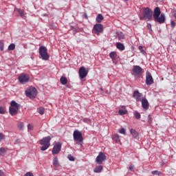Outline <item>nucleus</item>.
I'll use <instances>...</instances> for the list:
<instances>
[{
  "label": "nucleus",
  "mask_w": 176,
  "mask_h": 176,
  "mask_svg": "<svg viewBox=\"0 0 176 176\" xmlns=\"http://www.w3.org/2000/svg\"><path fill=\"white\" fill-rule=\"evenodd\" d=\"M19 80L20 83H27V82L30 81V76H28V74H21L19 77Z\"/></svg>",
  "instance_id": "obj_13"
},
{
  "label": "nucleus",
  "mask_w": 176,
  "mask_h": 176,
  "mask_svg": "<svg viewBox=\"0 0 176 176\" xmlns=\"http://www.w3.org/2000/svg\"><path fill=\"white\" fill-rule=\"evenodd\" d=\"M52 140V138L50 136H47L45 138H43L42 140L39 141L40 145H42L43 146L41 148V151H46L47 149H49V147L50 146V141Z\"/></svg>",
  "instance_id": "obj_3"
},
{
  "label": "nucleus",
  "mask_w": 176,
  "mask_h": 176,
  "mask_svg": "<svg viewBox=\"0 0 176 176\" xmlns=\"http://www.w3.org/2000/svg\"><path fill=\"white\" fill-rule=\"evenodd\" d=\"M53 166L54 167H58L60 166V164L58 163V159L57 157H54L53 160Z\"/></svg>",
  "instance_id": "obj_25"
},
{
  "label": "nucleus",
  "mask_w": 176,
  "mask_h": 176,
  "mask_svg": "<svg viewBox=\"0 0 176 176\" xmlns=\"http://www.w3.org/2000/svg\"><path fill=\"white\" fill-rule=\"evenodd\" d=\"M74 140L76 142L77 145L80 144V142H83V136L82 132L76 130L73 133Z\"/></svg>",
  "instance_id": "obj_5"
},
{
  "label": "nucleus",
  "mask_w": 176,
  "mask_h": 176,
  "mask_svg": "<svg viewBox=\"0 0 176 176\" xmlns=\"http://www.w3.org/2000/svg\"><path fill=\"white\" fill-rule=\"evenodd\" d=\"M132 72V75H133V76H135L136 78H141V75H142V69L138 65H134Z\"/></svg>",
  "instance_id": "obj_6"
},
{
  "label": "nucleus",
  "mask_w": 176,
  "mask_h": 176,
  "mask_svg": "<svg viewBox=\"0 0 176 176\" xmlns=\"http://www.w3.org/2000/svg\"><path fill=\"white\" fill-rule=\"evenodd\" d=\"M113 140L116 141L117 144H119L120 142V136H119L118 134H116L113 136Z\"/></svg>",
  "instance_id": "obj_24"
},
{
  "label": "nucleus",
  "mask_w": 176,
  "mask_h": 176,
  "mask_svg": "<svg viewBox=\"0 0 176 176\" xmlns=\"http://www.w3.org/2000/svg\"><path fill=\"white\" fill-rule=\"evenodd\" d=\"M118 113L122 116V115H126V113H127V110H119Z\"/></svg>",
  "instance_id": "obj_31"
},
{
  "label": "nucleus",
  "mask_w": 176,
  "mask_h": 176,
  "mask_svg": "<svg viewBox=\"0 0 176 176\" xmlns=\"http://www.w3.org/2000/svg\"><path fill=\"white\" fill-rule=\"evenodd\" d=\"M79 145H82V144H80H80Z\"/></svg>",
  "instance_id": "obj_54"
},
{
  "label": "nucleus",
  "mask_w": 176,
  "mask_h": 176,
  "mask_svg": "<svg viewBox=\"0 0 176 176\" xmlns=\"http://www.w3.org/2000/svg\"><path fill=\"white\" fill-rule=\"evenodd\" d=\"M173 17L176 19V12H174Z\"/></svg>",
  "instance_id": "obj_49"
},
{
  "label": "nucleus",
  "mask_w": 176,
  "mask_h": 176,
  "mask_svg": "<svg viewBox=\"0 0 176 176\" xmlns=\"http://www.w3.org/2000/svg\"><path fill=\"white\" fill-rule=\"evenodd\" d=\"M61 146H62V144L60 142L55 143L52 148V155H58V153L61 152Z\"/></svg>",
  "instance_id": "obj_10"
},
{
  "label": "nucleus",
  "mask_w": 176,
  "mask_h": 176,
  "mask_svg": "<svg viewBox=\"0 0 176 176\" xmlns=\"http://www.w3.org/2000/svg\"><path fill=\"white\" fill-rule=\"evenodd\" d=\"M153 17L155 23H159V24H164L166 23V15L164 13L162 14V11L159 7H156L154 9Z\"/></svg>",
  "instance_id": "obj_1"
},
{
  "label": "nucleus",
  "mask_w": 176,
  "mask_h": 176,
  "mask_svg": "<svg viewBox=\"0 0 176 176\" xmlns=\"http://www.w3.org/2000/svg\"><path fill=\"white\" fill-rule=\"evenodd\" d=\"M19 109H16V107H12L11 106L9 108V112L12 116H16L17 112H19Z\"/></svg>",
  "instance_id": "obj_16"
},
{
  "label": "nucleus",
  "mask_w": 176,
  "mask_h": 176,
  "mask_svg": "<svg viewBox=\"0 0 176 176\" xmlns=\"http://www.w3.org/2000/svg\"><path fill=\"white\" fill-rule=\"evenodd\" d=\"M147 28L148 30H150L151 31H152V25H151V23H148Z\"/></svg>",
  "instance_id": "obj_44"
},
{
  "label": "nucleus",
  "mask_w": 176,
  "mask_h": 176,
  "mask_svg": "<svg viewBox=\"0 0 176 176\" xmlns=\"http://www.w3.org/2000/svg\"><path fill=\"white\" fill-rule=\"evenodd\" d=\"M100 90H102V88H101Z\"/></svg>",
  "instance_id": "obj_52"
},
{
  "label": "nucleus",
  "mask_w": 176,
  "mask_h": 176,
  "mask_svg": "<svg viewBox=\"0 0 176 176\" xmlns=\"http://www.w3.org/2000/svg\"><path fill=\"white\" fill-rule=\"evenodd\" d=\"M28 130H33V129H34V125H33V124H29L28 125Z\"/></svg>",
  "instance_id": "obj_42"
},
{
  "label": "nucleus",
  "mask_w": 176,
  "mask_h": 176,
  "mask_svg": "<svg viewBox=\"0 0 176 176\" xmlns=\"http://www.w3.org/2000/svg\"><path fill=\"white\" fill-rule=\"evenodd\" d=\"M18 127L20 130H23V127H24V124L23 122H19L18 124Z\"/></svg>",
  "instance_id": "obj_38"
},
{
  "label": "nucleus",
  "mask_w": 176,
  "mask_h": 176,
  "mask_svg": "<svg viewBox=\"0 0 176 176\" xmlns=\"http://www.w3.org/2000/svg\"><path fill=\"white\" fill-rule=\"evenodd\" d=\"M72 30L75 31V32H76V31H77L76 28H75V27H72Z\"/></svg>",
  "instance_id": "obj_47"
},
{
  "label": "nucleus",
  "mask_w": 176,
  "mask_h": 176,
  "mask_svg": "<svg viewBox=\"0 0 176 176\" xmlns=\"http://www.w3.org/2000/svg\"><path fill=\"white\" fill-rule=\"evenodd\" d=\"M96 20L97 23H101V21L104 20V16H102V14H98V16H96Z\"/></svg>",
  "instance_id": "obj_23"
},
{
  "label": "nucleus",
  "mask_w": 176,
  "mask_h": 176,
  "mask_svg": "<svg viewBox=\"0 0 176 176\" xmlns=\"http://www.w3.org/2000/svg\"><path fill=\"white\" fill-rule=\"evenodd\" d=\"M116 52L115 51L111 52L109 54V57L111 58L112 61H115V60H116Z\"/></svg>",
  "instance_id": "obj_20"
},
{
  "label": "nucleus",
  "mask_w": 176,
  "mask_h": 176,
  "mask_svg": "<svg viewBox=\"0 0 176 176\" xmlns=\"http://www.w3.org/2000/svg\"><path fill=\"white\" fill-rule=\"evenodd\" d=\"M3 171H2L1 170H0V176H3Z\"/></svg>",
  "instance_id": "obj_48"
},
{
  "label": "nucleus",
  "mask_w": 176,
  "mask_h": 176,
  "mask_svg": "<svg viewBox=\"0 0 176 176\" xmlns=\"http://www.w3.org/2000/svg\"><path fill=\"white\" fill-rule=\"evenodd\" d=\"M39 54L41 56L42 60L47 61L49 60V54H47V48L46 47L41 45L39 47Z\"/></svg>",
  "instance_id": "obj_4"
},
{
  "label": "nucleus",
  "mask_w": 176,
  "mask_h": 176,
  "mask_svg": "<svg viewBox=\"0 0 176 176\" xmlns=\"http://www.w3.org/2000/svg\"><path fill=\"white\" fill-rule=\"evenodd\" d=\"M148 122L149 124L152 123V118H151V116H148Z\"/></svg>",
  "instance_id": "obj_45"
},
{
  "label": "nucleus",
  "mask_w": 176,
  "mask_h": 176,
  "mask_svg": "<svg viewBox=\"0 0 176 176\" xmlns=\"http://www.w3.org/2000/svg\"><path fill=\"white\" fill-rule=\"evenodd\" d=\"M102 171V166L100 165L96 166L94 169V173H101Z\"/></svg>",
  "instance_id": "obj_22"
},
{
  "label": "nucleus",
  "mask_w": 176,
  "mask_h": 176,
  "mask_svg": "<svg viewBox=\"0 0 176 176\" xmlns=\"http://www.w3.org/2000/svg\"><path fill=\"white\" fill-rule=\"evenodd\" d=\"M94 30L95 34H96V35H98L99 34H101V32H102V31L104 30L102 24L96 23L94 26Z\"/></svg>",
  "instance_id": "obj_12"
},
{
  "label": "nucleus",
  "mask_w": 176,
  "mask_h": 176,
  "mask_svg": "<svg viewBox=\"0 0 176 176\" xmlns=\"http://www.w3.org/2000/svg\"><path fill=\"white\" fill-rule=\"evenodd\" d=\"M0 113L1 115H5V113H6V110L5 109V108L0 107Z\"/></svg>",
  "instance_id": "obj_32"
},
{
  "label": "nucleus",
  "mask_w": 176,
  "mask_h": 176,
  "mask_svg": "<svg viewBox=\"0 0 176 176\" xmlns=\"http://www.w3.org/2000/svg\"><path fill=\"white\" fill-rule=\"evenodd\" d=\"M67 159H69L70 162H75V157H74V156H72L71 154L67 155Z\"/></svg>",
  "instance_id": "obj_33"
},
{
  "label": "nucleus",
  "mask_w": 176,
  "mask_h": 176,
  "mask_svg": "<svg viewBox=\"0 0 176 176\" xmlns=\"http://www.w3.org/2000/svg\"><path fill=\"white\" fill-rule=\"evenodd\" d=\"M3 140H5V135H3L2 133H0V142Z\"/></svg>",
  "instance_id": "obj_40"
},
{
  "label": "nucleus",
  "mask_w": 176,
  "mask_h": 176,
  "mask_svg": "<svg viewBox=\"0 0 176 176\" xmlns=\"http://www.w3.org/2000/svg\"><path fill=\"white\" fill-rule=\"evenodd\" d=\"M142 106L143 109H149V102L146 98L142 99Z\"/></svg>",
  "instance_id": "obj_15"
},
{
  "label": "nucleus",
  "mask_w": 176,
  "mask_h": 176,
  "mask_svg": "<svg viewBox=\"0 0 176 176\" xmlns=\"http://www.w3.org/2000/svg\"><path fill=\"white\" fill-rule=\"evenodd\" d=\"M43 16H47V14H44Z\"/></svg>",
  "instance_id": "obj_51"
},
{
  "label": "nucleus",
  "mask_w": 176,
  "mask_h": 176,
  "mask_svg": "<svg viewBox=\"0 0 176 176\" xmlns=\"http://www.w3.org/2000/svg\"><path fill=\"white\" fill-rule=\"evenodd\" d=\"M87 74H89V68L86 69L85 67H80L78 72L80 79H85L87 76Z\"/></svg>",
  "instance_id": "obj_8"
},
{
  "label": "nucleus",
  "mask_w": 176,
  "mask_h": 176,
  "mask_svg": "<svg viewBox=\"0 0 176 176\" xmlns=\"http://www.w3.org/2000/svg\"><path fill=\"white\" fill-rule=\"evenodd\" d=\"M139 50L140 51V53H144L145 51H144V47L141 45L138 47Z\"/></svg>",
  "instance_id": "obj_41"
},
{
  "label": "nucleus",
  "mask_w": 176,
  "mask_h": 176,
  "mask_svg": "<svg viewBox=\"0 0 176 176\" xmlns=\"http://www.w3.org/2000/svg\"><path fill=\"white\" fill-rule=\"evenodd\" d=\"M25 94L26 97H29V98H35L36 97V88L30 87L25 91Z\"/></svg>",
  "instance_id": "obj_7"
},
{
  "label": "nucleus",
  "mask_w": 176,
  "mask_h": 176,
  "mask_svg": "<svg viewBox=\"0 0 176 176\" xmlns=\"http://www.w3.org/2000/svg\"><path fill=\"white\" fill-rule=\"evenodd\" d=\"M38 113H40V115H43L45 113V109L44 108L39 109Z\"/></svg>",
  "instance_id": "obj_39"
},
{
  "label": "nucleus",
  "mask_w": 176,
  "mask_h": 176,
  "mask_svg": "<svg viewBox=\"0 0 176 176\" xmlns=\"http://www.w3.org/2000/svg\"><path fill=\"white\" fill-rule=\"evenodd\" d=\"M129 170H130V171H133V170H134V166L131 165V166H129Z\"/></svg>",
  "instance_id": "obj_46"
},
{
  "label": "nucleus",
  "mask_w": 176,
  "mask_h": 176,
  "mask_svg": "<svg viewBox=\"0 0 176 176\" xmlns=\"http://www.w3.org/2000/svg\"><path fill=\"white\" fill-rule=\"evenodd\" d=\"M84 17H85V19H87V15L86 14H85Z\"/></svg>",
  "instance_id": "obj_50"
},
{
  "label": "nucleus",
  "mask_w": 176,
  "mask_h": 176,
  "mask_svg": "<svg viewBox=\"0 0 176 176\" xmlns=\"http://www.w3.org/2000/svg\"><path fill=\"white\" fill-rule=\"evenodd\" d=\"M17 12H18V13H19L21 17H25V13L24 12L23 10L18 9Z\"/></svg>",
  "instance_id": "obj_26"
},
{
  "label": "nucleus",
  "mask_w": 176,
  "mask_h": 176,
  "mask_svg": "<svg viewBox=\"0 0 176 176\" xmlns=\"http://www.w3.org/2000/svg\"><path fill=\"white\" fill-rule=\"evenodd\" d=\"M105 160H107V156L102 152H100L96 159V162L98 164H102Z\"/></svg>",
  "instance_id": "obj_9"
},
{
  "label": "nucleus",
  "mask_w": 176,
  "mask_h": 176,
  "mask_svg": "<svg viewBox=\"0 0 176 176\" xmlns=\"http://www.w3.org/2000/svg\"><path fill=\"white\" fill-rule=\"evenodd\" d=\"M24 176H34V173H32L31 172H28L25 173V175Z\"/></svg>",
  "instance_id": "obj_43"
},
{
  "label": "nucleus",
  "mask_w": 176,
  "mask_h": 176,
  "mask_svg": "<svg viewBox=\"0 0 176 176\" xmlns=\"http://www.w3.org/2000/svg\"><path fill=\"white\" fill-rule=\"evenodd\" d=\"M130 133L133 138H137L138 137V132L134 129H130Z\"/></svg>",
  "instance_id": "obj_18"
},
{
  "label": "nucleus",
  "mask_w": 176,
  "mask_h": 176,
  "mask_svg": "<svg viewBox=\"0 0 176 176\" xmlns=\"http://www.w3.org/2000/svg\"><path fill=\"white\" fill-rule=\"evenodd\" d=\"M4 47L3 41H0V50L1 52H3Z\"/></svg>",
  "instance_id": "obj_34"
},
{
  "label": "nucleus",
  "mask_w": 176,
  "mask_h": 176,
  "mask_svg": "<svg viewBox=\"0 0 176 176\" xmlns=\"http://www.w3.org/2000/svg\"><path fill=\"white\" fill-rule=\"evenodd\" d=\"M118 38L119 41H123V39H124V34L123 33H119Z\"/></svg>",
  "instance_id": "obj_27"
},
{
  "label": "nucleus",
  "mask_w": 176,
  "mask_h": 176,
  "mask_svg": "<svg viewBox=\"0 0 176 176\" xmlns=\"http://www.w3.org/2000/svg\"><path fill=\"white\" fill-rule=\"evenodd\" d=\"M120 134H124V135H126V130L124 128H122L119 131Z\"/></svg>",
  "instance_id": "obj_37"
},
{
  "label": "nucleus",
  "mask_w": 176,
  "mask_h": 176,
  "mask_svg": "<svg viewBox=\"0 0 176 176\" xmlns=\"http://www.w3.org/2000/svg\"><path fill=\"white\" fill-rule=\"evenodd\" d=\"M10 107L12 108H16V109H20V104L16 102L14 100H12L10 102Z\"/></svg>",
  "instance_id": "obj_17"
},
{
  "label": "nucleus",
  "mask_w": 176,
  "mask_h": 176,
  "mask_svg": "<svg viewBox=\"0 0 176 176\" xmlns=\"http://www.w3.org/2000/svg\"><path fill=\"white\" fill-rule=\"evenodd\" d=\"M153 12L149 8H144L142 11V16L140 17V20L145 21H152Z\"/></svg>",
  "instance_id": "obj_2"
},
{
  "label": "nucleus",
  "mask_w": 176,
  "mask_h": 176,
  "mask_svg": "<svg viewBox=\"0 0 176 176\" xmlns=\"http://www.w3.org/2000/svg\"><path fill=\"white\" fill-rule=\"evenodd\" d=\"M14 49H16V45H14V43H11L8 46V50H14Z\"/></svg>",
  "instance_id": "obj_28"
},
{
  "label": "nucleus",
  "mask_w": 176,
  "mask_h": 176,
  "mask_svg": "<svg viewBox=\"0 0 176 176\" xmlns=\"http://www.w3.org/2000/svg\"><path fill=\"white\" fill-rule=\"evenodd\" d=\"M151 174H153V175H160V174H162V172L159 170H153L151 171Z\"/></svg>",
  "instance_id": "obj_30"
},
{
  "label": "nucleus",
  "mask_w": 176,
  "mask_h": 176,
  "mask_svg": "<svg viewBox=\"0 0 176 176\" xmlns=\"http://www.w3.org/2000/svg\"><path fill=\"white\" fill-rule=\"evenodd\" d=\"M176 23L174 21H170V27L173 30L175 28Z\"/></svg>",
  "instance_id": "obj_35"
},
{
  "label": "nucleus",
  "mask_w": 176,
  "mask_h": 176,
  "mask_svg": "<svg viewBox=\"0 0 176 176\" xmlns=\"http://www.w3.org/2000/svg\"><path fill=\"white\" fill-rule=\"evenodd\" d=\"M60 82L61 85H67L68 83V80L67 79V77L65 76H61L60 78Z\"/></svg>",
  "instance_id": "obj_21"
},
{
  "label": "nucleus",
  "mask_w": 176,
  "mask_h": 176,
  "mask_svg": "<svg viewBox=\"0 0 176 176\" xmlns=\"http://www.w3.org/2000/svg\"><path fill=\"white\" fill-rule=\"evenodd\" d=\"M124 1H129V0H124Z\"/></svg>",
  "instance_id": "obj_53"
},
{
  "label": "nucleus",
  "mask_w": 176,
  "mask_h": 176,
  "mask_svg": "<svg viewBox=\"0 0 176 176\" xmlns=\"http://www.w3.org/2000/svg\"><path fill=\"white\" fill-rule=\"evenodd\" d=\"M135 119H141V114H140V113L136 111L135 113Z\"/></svg>",
  "instance_id": "obj_36"
},
{
  "label": "nucleus",
  "mask_w": 176,
  "mask_h": 176,
  "mask_svg": "<svg viewBox=\"0 0 176 176\" xmlns=\"http://www.w3.org/2000/svg\"><path fill=\"white\" fill-rule=\"evenodd\" d=\"M133 97L136 100V101H141L142 94L140 93L138 90L134 91Z\"/></svg>",
  "instance_id": "obj_14"
},
{
  "label": "nucleus",
  "mask_w": 176,
  "mask_h": 176,
  "mask_svg": "<svg viewBox=\"0 0 176 176\" xmlns=\"http://www.w3.org/2000/svg\"><path fill=\"white\" fill-rule=\"evenodd\" d=\"M7 150H8V148H4V147L0 148V155H3V153H6Z\"/></svg>",
  "instance_id": "obj_29"
},
{
  "label": "nucleus",
  "mask_w": 176,
  "mask_h": 176,
  "mask_svg": "<svg viewBox=\"0 0 176 176\" xmlns=\"http://www.w3.org/2000/svg\"><path fill=\"white\" fill-rule=\"evenodd\" d=\"M146 85H147V86H151V85H153V78L152 77V74L149 72H146Z\"/></svg>",
  "instance_id": "obj_11"
},
{
  "label": "nucleus",
  "mask_w": 176,
  "mask_h": 176,
  "mask_svg": "<svg viewBox=\"0 0 176 176\" xmlns=\"http://www.w3.org/2000/svg\"><path fill=\"white\" fill-rule=\"evenodd\" d=\"M116 47L121 51H123L125 49L124 45L122 43H116Z\"/></svg>",
  "instance_id": "obj_19"
}]
</instances>
